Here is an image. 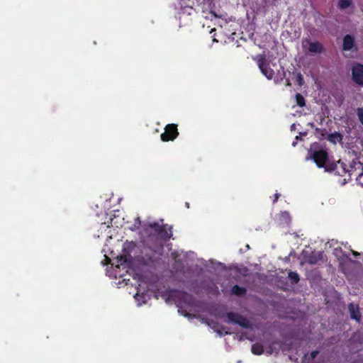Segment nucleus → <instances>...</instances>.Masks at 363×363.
<instances>
[{
    "label": "nucleus",
    "instance_id": "obj_23",
    "mask_svg": "<svg viewBox=\"0 0 363 363\" xmlns=\"http://www.w3.org/2000/svg\"><path fill=\"white\" fill-rule=\"evenodd\" d=\"M119 262H120V263L116 264V267L118 268L120 267V265L123 266V268H125V265H127V263H126L127 260H126L125 256H124V257L121 256Z\"/></svg>",
    "mask_w": 363,
    "mask_h": 363
},
{
    "label": "nucleus",
    "instance_id": "obj_3",
    "mask_svg": "<svg viewBox=\"0 0 363 363\" xmlns=\"http://www.w3.org/2000/svg\"><path fill=\"white\" fill-rule=\"evenodd\" d=\"M356 164L357 165V169L360 170V172L357 174H355L357 168L354 170H353L352 167L351 166L352 169L349 170L346 168L347 165L341 160H339L337 163L334 164L333 169L336 170L337 174L340 175H342V174H345L346 172H349V174L350 176L354 175L356 177V179H357L359 177L363 175V166L362 164H361L360 162H358Z\"/></svg>",
    "mask_w": 363,
    "mask_h": 363
},
{
    "label": "nucleus",
    "instance_id": "obj_6",
    "mask_svg": "<svg viewBox=\"0 0 363 363\" xmlns=\"http://www.w3.org/2000/svg\"><path fill=\"white\" fill-rule=\"evenodd\" d=\"M312 157L316 165L321 168L325 166L328 159V154L326 150L321 149L314 151Z\"/></svg>",
    "mask_w": 363,
    "mask_h": 363
},
{
    "label": "nucleus",
    "instance_id": "obj_29",
    "mask_svg": "<svg viewBox=\"0 0 363 363\" xmlns=\"http://www.w3.org/2000/svg\"><path fill=\"white\" fill-rule=\"evenodd\" d=\"M294 126H295V124H293V125H291V128H294Z\"/></svg>",
    "mask_w": 363,
    "mask_h": 363
},
{
    "label": "nucleus",
    "instance_id": "obj_7",
    "mask_svg": "<svg viewBox=\"0 0 363 363\" xmlns=\"http://www.w3.org/2000/svg\"><path fill=\"white\" fill-rule=\"evenodd\" d=\"M352 80L357 84L363 86V65L355 63L352 67Z\"/></svg>",
    "mask_w": 363,
    "mask_h": 363
},
{
    "label": "nucleus",
    "instance_id": "obj_8",
    "mask_svg": "<svg viewBox=\"0 0 363 363\" xmlns=\"http://www.w3.org/2000/svg\"><path fill=\"white\" fill-rule=\"evenodd\" d=\"M199 5L201 6L203 13L208 11L213 16L217 17V15L213 11V8L215 7L214 0H203L199 3Z\"/></svg>",
    "mask_w": 363,
    "mask_h": 363
},
{
    "label": "nucleus",
    "instance_id": "obj_13",
    "mask_svg": "<svg viewBox=\"0 0 363 363\" xmlns=\"http://www.w3.org/2000/svg\"><path fill=\"white\" fill-rule=\"evenodd\" d=\"M328 140L331 143L335 145L337 141L340 143H342L343 135L339 132H335L328 135Z\"/></svg>",
    "mask_w": 363,
    "mask_h": 363
},
{
    "label": "nucleus",
    "instance_id": "obj_5",
    "mask_svg": "<svg viewBox=\"0 0 363 363\" xmlns=\"http://www.w3.org/2000/svg\"><path fill=\"white\" fill-rule=\"evenodd\" d=\"M179 135L177 125L170 123L165 126L164 132L161 134L160 138L163 142L173 141Z\"/></svg>",
    "mask_w": 363,
    "mask_h": 363
},
{
    "label": "nucleus",
    "instance_id": "obj_19",
    "mask_svg": "<svg viewBox=\"0 0 363 363\" xmlns=\"http://www.w3.org/2000/svg\"><path fill=\"white\" fill-rule=\"evenodd\" d=\"M352 5V0H339L338 6L342 10H345Z\"/></svg>",
    "mask_w": 363,
    "mask_h": 363
},
{
    "label": "nucleus",
    "instance_id": "obj_21",
    "mask_svg": "<svg viewBox=\"0 0 363 363\" xmlns=\"http://www.w3.org/2000/svg\"><path fill=\"white\" fill-rule=\"evenodd\" d=\"M296 75V82L299 86H302L304 84V79L301 72H293Z\"/></svg>",
    "mask_w": 363,
    "mask_h": 363
},
{
    "label": "nucleus",
    "instance_id": "obj_16",
    "mask_svg": "<svg viewBox=\"0 0 363 363\" xmlns=\"http://www.w3.org/2000/svg\"><path fill=\"white\" fill-rule=\"evenodd\" d=\"M288 278L292 284H296L300 281V276L296 272L289 271Z\"/></svg>",
    "mask_w": 363,
    "mask_h": 363
},
{
    "label": "nucleus",
    "instance_id": "obj_15",
    "mask_svg": "<svg viewBox=\"0 0 363 363\" xmlns=\"http://www.w3.org/2000/svg\"><path fill=\"white\" fill-rule=\"evenodd\" d=\"M251 351L252 354L260 355L264 352V347L261 343H255L252 345Z\"/></svg>",
    "mask_w": 363,
    "mask_h": 363
},
{
    "label": "nucleus",
    "instance_id": "obj_25",
    "mask_svg": "<svg viewBox=\"0 0 363 363\" xmlns=\"http://www.w3.org/2000/svg\"><path fill=\"white\" fill-rule=\"evenodd\" d=\"M279 196H280V194H279V193H276V194H274V200H273V203H276V202L278 201V199H279Z\"/></svg>",
    "mask_w": 363,
    "mask_h": 363
},
{
    "label": "nucleus",
    "instance_id": "obj_14",
    "mask_svg": "<svg viewBox=\"0 0 363 363\" xmlns=\"http://www.w3.org/2000/svg\"><path fill=\"white\" fill-rule=\"evenodd\" d=\"M280 224L289 225L291 223V216L289 212L283 211L279 214Z\"/></svg>",
    "mask_w": 363,
    "mask_h": 363
},
{
    "label": "nucleus",
    "instance_id": "obj_22",
    "mask_svg": "<svg viewBox=\"0 0 363 363\" xmlns=\"http://www.w3.org/2000/svg\"><path fill=\"white\" fill-rule=\"evenodd\" d=\"M356 113L359 122L363 125V108L359 107L356 110Z\"/></svg>",
    "mask_w": 363,
    "mask_h": 363
},
{
    "label": "nucleus",
    "instance_id": "obj_4",
    "mask_svg": "<svg viewBox=\"0 0 363 363\" xmlns=\"http://www.w3.org/2000/svg\"><path fill=\"white\" fill-rule=\"evenodd\" d=\"M257 63L261 72L268 79H272L274 75V70L269 67V63L265 55H259L257 57Z\"/></svg>",
    "mask_w": 363,
    "mask_h": 363
},
{
    "label": "nucleus",
    "instance_id": "obj_12",
    "mask_svg": "<svg viewBox=\"0 0 363 363\" xmlns=\"http://www.w3.org/2000/svg\"><path fill=\"white\" fill-rule=\"evenodd\" d=\"M308 51L312 53H321L323 50V45L318 41L311 42L308 41Z\"/></svg>",
    "mask_w": 363,
    "mask_h": 363
},
{
    "label": "nucleus",
    "instance_id": "obj_26",
    "mask_svg": "<svg viewBox=\"0 0 363 363\" xmlns=\"http://www.w3.org/2000/svg\"><path fill=\"white\" fill-rule=\"evenodd\" d=\"M315 130H316V132H321V135H322V136H324V135H325V129H323V130H321V129H320V128H317L315 129Z\"/></svg>",
    "mask_w": 363,
    "mask_h": 363
},
{
    "label": "nucleus",
    "instance_id": "obj_10",
    "mask_svg": "<svg viewBox=\"0 0 363 363\" xmlns=\"http://www.w3.org/2000/svg\"><path fill=\"white\" fill-rule=\"evenodd\" d=\"M354 38L350 34H347L343 38L342 49L345 51L351 50L354 47Z\"/></svg>",
    "mask_w": 363,
    "mask_h": 363
},
{
    "label": "nucleus",
    "instance_id": "obj_17",
    "mask_svg": "<svg viewBox=\"0 0 363 363\" xmlns=\"http://www.w3.org/2000/svg\"><path fill=\"white\" fill-rule=\"evenodd\" d=\"M232 293L237 296H242L245 294L247 290L245 287L240 286L239 285H234L232 288Z\"/></svg>",
    "mask_w": 363,
    "mask_h": 363
},
{
    "label": "nucleus",
    "instance_id": "obj_18",
    "mask_svg": "<svg viewBox=\"0 0 363 363\" xmlns=\"http://www.w3.org/2000/svg\"><path fill=\"white\" fill-rule=\"evenodd\" d=\"M296 105L299 107H303L306 106V100L301 94L297 93L295 96Z\"/></svg>",
    "mask_w": 363,
    "mask_h": 363
},
{
    "label": "nucleus",
    "instance_id": "obj_11",
    "mask_svg": "<svg viewBox=\"0 0 363 363\" xmlns=\"http://www.w3.org/2000/svg\"><path fill=\"white\" fill-rule=\"evenodd\" d=\"M323 259V252H313L311 255L306 257V262L310 264H316Z\"/></svg>",
    "mask_w": 363,
    "mask_h": 363
},
{
    "label": "nucleus",
    "instance_id": "obj_1",
    "mask_svg": "<svg viewBox=\"0 0 363 363\" xmlns=\"http://www.w3.org/2000/svg\"><path fill=\"white\" fill-rule=\"evenodd\" d=\"M145 231L150 239H155L156 246L152 250L158 253L163 251L164 242L169 240L173 235L172 226L163 223L160 225L157 222L150 223L145 227Z\"/></svg>",
    "mask_w": 363,
    "mask_h": 363
},
{
    "label": "nucleus",
    "instance_id": "obj_24",
    "mask_svg": "<svg viewBox=\"0 0 363 363\" xmlns=\"http://www.w3.org/2000/svg\"><path fill=\"white\" fill-rule=\"evenodd\" d=\"M318 354H319V351H318V350H314V351H312V352H311V354H310V355H311V358L312 359H314L317 357V355H318Z\"/></svg>",
    "mask_w": 363,
    "mask_h": 363
},
{
    "label": "nucleus",
    "instance_id": "obj_27",
    "mask_svg": "<svg viewBox=\"0 0 363 363\" xmlns=\"http://www.w3.org/2000/svg\"><path fill=\"white\" fill-rule=\"evenodd\" d=\"M291 85V84L290 82V80L289 79H286V86H290Z\"/></svg>",
    "mask_w": 363,
    "mask_h": 363
},
{
    "label": "nucleus",
    "instance_id": "obj_20",
    "mask_svg": "<svg viewBox=\"0 0 363 363\" xmlns=\"http://www.w3.org/2000/svg\"><path fill=\"white\" fill-rule=\"evenodd\" d=\"M213 328L218 334L219 336H224L230 334V332L226 330L227 328L224 325H220L218 329H216L215 327Z\"/></svg>",
    "mask_w": 363,
    "mask_h": 363
},
{
    "label": "nucleus",
    "instance_id": "obj_2",
    "mask_svg": "<svg viewBox=\"0 0 363 363\" xmlns=\"http://www.w3.org/2000/svg\"><path fill=\"white\" fill-rule=\"evenodd\" d=\"M227 323H235L245 329L252 328V324L245 316L235 312H228L226 313Z\"/></svg>",
    "mask_w": 363,
    "mask_h": 363
},
{
    "label": "nucleus",
    "instance_id": "obj_9",
    "mask_svg": "<svg viewBox=\"0 0 363 363\" xmlns=\"http://www.w3.org/2000/svg\"><path fill=\"white\" fill-rule=\"evenodd\" d=\"M348 309L350 311V318L352 319L357 320V322H359L362 316L359 312V308L358 305H355L352 303H350L348 305Z\"/></svg>",
    "mask_w": 363,
    "mask_h": 363
},
{
    "label": "nucleus",
    "instance_id": "obj_28",
    "mask_svg": "<svg viewBox=\"0 0 363 363\" xmlns=\"http://www.w3.org/2000/svg\"><path fill=\"white\" fill-rule=\"evenodd\" d=\"M352 252H353V255H355V256L359 255L357 252L353 251Z\"/></svg>",
    "mask_w": 363,
    "mask_h": 363
}]
</instances>
